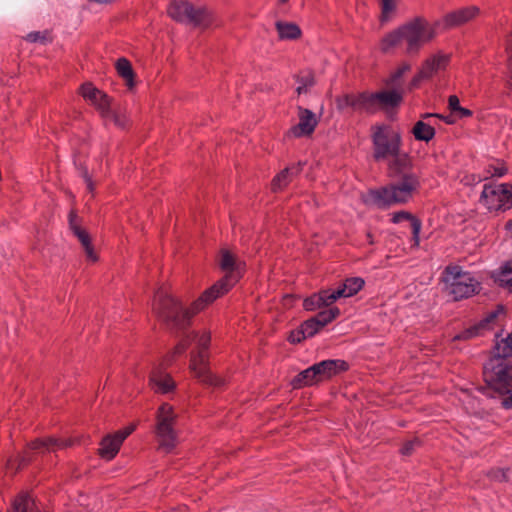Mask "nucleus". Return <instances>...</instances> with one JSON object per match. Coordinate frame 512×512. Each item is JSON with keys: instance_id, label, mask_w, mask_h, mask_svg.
Instances as JSON below:
<instances>
[{"instance_id": "47", "label": "nucleus", "mask_w": 512, "mask_h": 512, "mask_svg": "<svg viewBox=\"0 0 512 512\" xmlns=\"http://www.w3.org/2000/svg\"><path fill=\"white\" fill-rule=\"evenodd\" d=\"M508 471V469H496L491 471L488 475L497 481H505L508 479Z\"/></svg>"}, {"instance_id": "38", "label": "nucleus", "mask_w": 512, "mask_h": 512, "mask_svg": "<svg viewBox=\"0 0 512 512\" xmlns=\"http://www.w3.org/2000/svg\"><path fill=\"white\" fill-rule=\"evenodd\" d=\"M436 23H437V27L439 25H442L445 29L463 24V22L461 20V16L458 13V10L448 13L447 15H445L443 17V19L441 21L436 22Z\"/></svg>"}, {"instance_id": "33", "label": "nucleus", "mask_w": 512, "mask_h": 512, "mask_svg": "<svg viewBox=\"0 0 512 512\" xmlns=\"http://www.w3.org/2000/svg\"><path fill=\"white\" fill-rule=\"evenodd\" d=\"M320 363L321 368H323V370L325 371L326 377L328 379L348 369L347 362L340 359H329L321 361Z\"/></svg>"}, {"instance_id": "21", "label": "nucleus", "mask_w": 512, "mask_h": 512, "mask_svg": "<svg viewBox=\"0 0 512 512\" xmlns=\"http://www.w3.org/2000/svg\"><path fill=\"white\" fill-rule=\"evenodd\" d=\"M364 280L361 277L347 278L342 287L331 291L330 299L334 302L341 297H351L357 294L364 286Z\"/></svg>"}, {"instance_id": "20", "label": "nucleus", "mask_w": 512, "mask_h": 512, "mask_svg": "<svg viewBox=\"0 0 512 512\" xmlns=\"http://www.w3.org/2000/svg\"><path fill=\"white\" fill-rule=\"evenodd\" d=\"M405 44L401 26L385 34L379 42V49L382 53L389 54Z\"/></svg>"}, {"instance_id": "3", "label": "nucleus", "mask_w": 512, "mask_h": 512, "mask_svg": "<svg viewBox=\"0 0 512 512\" xmlns=\"http://www.w3.org/2000/svg\"><path fill=\"white\" fill-rule=\"evenodd\" d=\"M153 312L160 320L178 329L185 328L195 315L192 314V305L184 308L178 299L163 288L155 295Z\"/></svg>"}, {"instance_id": "58", "label": "nucleus", "mask_w": 512, "mask_h": 512, "mask_svg": "<svg viewBox=\"0 0 512 512\" xmlns=\"http://www.w3.org/2000/svg\"><path fill=\"white\" fill-rule=\"evenodd\" d=\"M506 229L508 230V232L512 235V220L508 221L506 223Z\"/></svg>"}, {"instance_id": "17", "label": "nucleus", "mask_w": 512, "mask_h": 512, "mask_svg": "<svg viewBox=\"0 0 512 512\" xmlns=\"http://www.w3.org/2000/svg\"><path fill=\"white\" fill-rule=\"evenodd\" d=\"M69 226L73 231L74 235L78 238L80 243L82 244L86 257L91 262H96L98 260V256L91 245V239L86 230L82 229L78 223V217L75 212H71L69 214Z\"/></svg>"}, {"instance_id": "26", "label": "nucleus", "mask_w": 512, "mask_h": 512, "mask_svg": "<svg viewBox=\"0 0 512 512\" xmlns=\"http://www.w3.org/2000/svg\"><path fill=\"white\" fill-rule=\"evenodd\" d=\"M115 68L118 75L125 81L129 89L135 86V73L130 61L124 57L119 58L115 63Z\"/></svg>"}, {"instance_id": "46", "label": "nucleus", "mask_w": 512, "mask_h": 512, "mask_svg": "<svg viewBox=\"0 0 512 512\" xmlns=\"http://www.w3.org/2000/svg\"><path fill=\"white\" fill-rule=\"evenodd\" d=\"M477 334H478V327L474 326V327L467 329L466 331L456 335L453 338V340H462V339L467 340V339L477 336Z\"/></svg>"}, {"instance_id": "44", "label": "nucleus", "mask_w": 512, "mask_h": 512, "mask_svg": "<svg viewBox=\"0 0 512 512\" xmlns=\"http://www.w3.org/2000/svg\"><path fill=\"white\" fill-rule=\"evenodd\" d=\"M191 343V338H190V335H187L184 339H182L174 348L173 352H172V356L171 357H174L176 355H180L182 353H184L187 349V347L190 345Z\"/></svg>"}, {"instance_id": "13", "label": "nucleus", "mask_w": 512, "mask_h": 512, "mask_svg": "<svg viewBox=\"0 0 512 512\" xmlns=\"http://www.w3.org/2000/svg\"><path fill=\"white\" fill-rule=\"evenodd\" d=\"M135 430V425L132 424L125 427L113 434H108L100 442L98 454L105 460H112L120 450L124 440Z\"/></svg>"}, {"instance_id": "25", "label": "nucleus", "mask_w": 512, "mask_h": 512, "mask_svg": "<svg viewBox=\"0 0 512 512\" xmlns=\"http://www.w3.org/2000/svg\"><path fill=\"white\" fill-rule=\"evenodd\" d=\"M330 295V290H322L319 293L306 298L303 301V306L308 311H314L324 306H330L334 303V300L330 299Z\"/></svg>"}, {"instance_id": "36", "label": "nucleus", "mask_w": 512, "mask_h": 512, "mask_svg": "<svg viewBox=\"0 0 512 512\" xmlns=\"http://www.w3.org/2000/svg\"><path fill=\"white\" fill-rule=\"evenodd\" d=\"M336 107L338 110H346L351 108L357 111V94H343L336 98Z\"/></svg>"}, {"instance_id": "41", "label": "nucleus", "mask_w": 512, "mask_h": 512, "mask_svg": "<svg viewBox=\"0 0 512 512\" xmlns=\"http://www.w3.org/2000/svg\"><path fill=\"white\" fill-rule=\"evenodd\" d=\"M191 341L195 340L197 344V352L202 350L204 353H207V349L209 347L211 336L208 332H203L202 334H193L190 335Z\"/></svg>"}, {"instance_id": "55", "label": "nucleus", "mask_w": 512, "mask_h": 512, "mask_svg": "<svg viewBox=\"0 0 512 512\" xmlns=\"http://www.w3.org/2000/svg\"><path fill=\"white\" fill-rule=\"evenodd\" d=\"M472 112L466 108L460 107V109L456 112V116L459 118L469 117L471 116Z\"/></svg>"}, {"instance_id": "32", "label": "nucleus", "mask_w": 512, "mask_h": 512, "mask_svg": "<svg viewBox=\"0 0 512 512\" xmlns=\"http://www.w3.org/2000/svg\"><path fill=\"white\" fill-rule=\"evenodd\" d=\"M276 30L282 40H295L301 36L299 26L290 22H277Z\"/></svg>"}, {"instance_id": "1", "label": "nucleus", "mask_w": 512, "mask_h": 512, "mask_svg": "<svg viewBox=\"0 0 512 512\" xmlns=\"http://www.w3.org/2000/svg\"><path fill=\"white\" fill-rule=\"evenodd\" d=\"M390 158L389 169L398 177V181L368 193V201L378 208L409 202L421 186L419 176L412 171L413 161L407 153L400 148Z\"/></svg>"}, {"instance_id": "48", "label": "nucleus", "mask_w": 512, "mask_h": 512, "mask_svg": "<svg viewBox=\"0 0 512 512\" xmlns=\"http://www.w3.org/2000/svg\"><path fill=\"white\" fill-rule=\"evenodd\" d=\"M307 336L304 335V330L302 328V326H300V329L299 330H296V331H293L291 332L290 336H289V341L291 343H299L301 342L303 339H305Z\"/></svg>"}, {"instance_id": "57", "label": "nucleus", "mask_w": 512, "mask_h": 512, "mask_svg": "<svg viewBox=\"0 0 512 512\" xmlns=\"http://www.w3.org/2000/svg\"><path fill=\"white\" fill-rule=\"evenodd\" d=\"M444 121L447 123V124H453L455 122V119H454V116L451 115V116H448V117H444L443 118Z\"/></svg>"}, {"instance_id": "61", "label": "nucleus", "mask_w": 512, "mask_h": 512, "mask_svg": "<svg viewBox=\"0 0 512 512\" xmlns=\"http://www.w3.org/2000/svg\"><path fill=\"white\" fill-rule=\"evenodd\" d=\"M281 3H285L287 2L288 0H279Z\"/></svg>"}, {"instance_id": "19", "label": "nucleus", "mask_w": 512, "mask_h": 512, "mask_svg": "<svg viewBox=\"0 0 512 512\" xmlns=\"http://www.w3.org/2000/svg\"><path fill=\"white\" fill-rule=\"evenodd\" d=\"M150 385L156 393L161 394L169 393L175 388V382L172 377L159 368L151 372Z\"/></svg>"}, {"instance_id": "27", "label": "nucleus", "mask_w": 512, "mask_h": 512, "mask_svg": "<svg viewBox=\"0 0 512 512\" xmlns=\"http://www.w3.org/2000/svg\"><path fill=\"white\" fill-rule=\"evenodd\" d=\"M377 94L363 92L357 94V111L369 114L379 111L377 103Z\"/></svg>"}, {"instance_id": "51", "label": "nucleus", "mask_w": 512, "mask_h": 512, "mask_svg": "<svg viewBox=\"0 0 512 512\" xmlns=\"http://www.w3.org/2000/svg\"><path fill=\"white\" fill-rule=\"evenodd\" d=\"M411 70V65L409 63H403L393 74V81H396L398 78L402 77L403 74Z\"/></svg>"}, {"instance_id": "14", "label": "nucleus", "mask_w": 512, "mask_h": 512, "mask_svg": "<svg viewBox=\"0 0 512 512\" xmlns=\"http://www.w3.org/2000/svg\"><path fill=\"white\" fill-rule=\"evenodd\" d=\"M80 94L83 98L94 105L102 117L111 113V100L106 93L97 89L91 83H85L80 87Z\"/></svg>"}, {"instance_id": "37", "label": "nucleus", "mask_w": 512, "mask_h": 512, "mask_svg": "<svg viewBox=\"0 0 512 512\" xmlns=\"http://www.w3.org/2000/svg\"><path fill=\"white\" fill-rule=\"evenodd\" d=\"M298 86L296 92L298 95L307 93L309 89L314 86L315 78L313 73L305 72L297 77Z\"/></svg>"}, {"instance_id": "39", "label": "nucleus", "mask_w": 512, "mask_h": 512, "mask_svg": "<svg viewBox=\"0 0 512 512\" xmlns=\"http://www.w3.org/2000/svg\"><path fill=\"white\" fill-rule=\"evenodd\" d=\"M506 52H507V56H508L507 89H508V94L512 95V34L509 35L507 38Z\"/></svg>"}, {"instance_id": "40", "label": "nucleus", "mask_w": 512, "mask_h": 512, "mask_svg": "<svg viewBox=\"0 0 512 512\" xmlns=\"http://www.w3.org/2000/svg\"><path fill=\"white\" fill-rule=\"evenodd\" d=\"M381 20L388 21L396 10L397 0H380Z\"/></svg>"}, {"instance_id": "12", "label": "nucleus", "mask_w": 512, "mask_h": 512, "mask_svg": "<svg viewBox=\"0 0 512 512\" xmlns=\"http://www.w3.org/2000/svg\"><path fill=\"white\" fill-rule=\"evenodd\" d=\"M450 61L448 54L438 52L428 57L421 65L419 72L413 77L411 86L416 87L422 80L430 79L446 69Z\"/></svg>"}, {"instance_id": "22", "label": "nucleus", "mask_w": 512, "mask_h": 512, "mask_svg": "<svg viewBox=\"0 0 512 512\" xmlns=\"http://www.w3.org/2000/svg\"><path fill=\"white\" fill-rule=\"evenodd\" d=\"M73 445V441L71 439L62 440L56 438H46V439H37L32 441L29 445L31 450H38L41 452L52 451L55 452L59 449H63Z\"/></svg>"}, {"instance_id": "5", "label": "nucleus", "mask_w": 512, "mask_h": 512, "mask_svg": "<svg viewBox=\"0 0 512 512\" xmlns=\"http://www.w3.org/2000/svg\"><path fill=\"white\" fill-rule=\"evenodd\" d=\"M178 415L172 405L163 403L157 409L155 435L158 441V449L171 452L178 444V433L176 431Z\"/></svg>"}, {"instance_id": "23", "label": "nucleus", "mask_w": 512, "mask_h": 512, "mask_svg": "<svg viewBox=\"0 0 512 512\" xmlns=\"http://www.w3.org/2000/svg\"><path fill=\"white\" fill-rule=\"evenodd\" d=\"M303 164L299 162L296 165H292L283 169L280 173H278L272 180V190L274 192L280 191L285 188L292 178L298 175L302 171Z\"/></svg>"}, {"instance_id": "24", "label": "nucleus", "mask_w": 512, "mask_h": 512, "mask_svg": "<svg viewBox=\"0 0 512 512\" xmlns=\"http://www.w3.org/2000/svg\"><path fill=\"white\" fill-rule=\"evenodd\" d=\"M219 263L221 269L226 272L225 275H237V282L242 277V263L237 261L235 256L231 254L228 250H221Z\"/></svg>"}, {"instance_id": "30", "label": "nucleus", "mask_w": 512, "mask_h": 512, "mask_svg": "<svg viewBox=\"0 0 512 512\" xmlns=\"http://www.w3.org/2000/svg\"><path fill=\"white\" fill-rule=\"evenodd\" d=\"M14 512H39L34 499L27 493L19 494L12 504Z\"/></svg>"}, {"instance_id": "60", "label": "nucleus", "mask_w": 512, "mask_h": 512, "mask_svg": "<svg viewBox=\"0 0 512 512\" xmlns=\"http://www.w3.org/2000/svg\"><path fill=\"white\" fill-rule=\"evenodd\" d=\"M432 116H434V115L433 114H426L424 117L425 118H429V117H432ZM436 116L439 117L438 115H436Z\"/></svg>"}, {"instance_id": "49", "label": "nucleus", "mask_w": 512, "mask_h": 512, "mask_svg": "<svg viewBox=\"0 0 512 512\" xmlns=\"http://www.w3.org/2000/svg\"><path fill=\"white\" fill-rule=\"evenodd\" d=\"M106 118L111 119L114 122L115 125H117L119 127H122V128L125 127L126 122H127L125 117L119 116L118 114H116L112 110H111V113Z\"/></svg>"}, {"instance_id": "42", "label": "nucleus", "mask_w": 512, "mask_h": 512, "mask_svg": "<svg viewBox=\"0 0 512 512\" xmlns=\"http://www.w3.org/2000/svg\"><path fill=\"white\" fill-rule=\"evenodd\" d=\"M499 281L502 285L506 286L510 293H512V269L505 266L499 277Z\"/></svg>"}, {"instance_id": "45", "label": "nucleus", "mask_w": 512, "mask_h": 512, "mask_svg": "<svg viewBox=\"0 0 512 512\" xmlns=\"http://www.w3.org/2000/svg\"><path fill=\"white\" fill-rule=\"evenodd\" d=\"M478 12L477 7H467L458 10L459 15L461 16V20L463 23L473 18Z\"/></svg>"}, {"instance_id": "18", "label": "nucleus", "mask_w": 512, "mask_h": 512, "mask_svg": "<svg viewBox=\"0 0 512 512\" xmlns=\"http://www.w3.org/2000/svg\"><path fill=\"white\" fill-rule=\"evenodd\" d=\"M506 318V311L504 306L497 305L491 310L485 312L482 316V331H494V336L498 337L502 332V325Z\"/></svg>"}, {"instance_id": "54", "label": "nucleus", "mask_w": 512, "mask_h": 512, "mask_svg": "<svg viewBox=\"0 0 512 512\" xmlns=\"http://www.w3.org/2000/svg\"><path fill=\"white\" fill-rule=\"evenodd\" d=\"M44 38L45 37L40 32H31L26 36V39L32 43L42 42Z\"/></svg>"}, {"instance_id": "7", "label": "nucleus", "mask_w": 512, "mask_h": 512, "mask_svg": "<svg viewBox=\"0 0 512 512\" xmlns=\"http://www.w3.org/2000/svg\"><path fill=\"white\" fill-rule=\"evenodd\" d=\"M168 15L178 21L206 28L213 23V13L205 6H194L188 1L173 0L167 8Z\"/></svg>"}, {"instance_id": "52", "label": "nucleus", "mask_w": 512, "mask_h": 512, "mask_svg": "<svg viewBox=\"0 0 512 512\" xmlns=\"http://www.w3.org/2000/svg\"><path fill=\"white\" fill-rule=\"evenodd\" d=\"M312 367L315 369V374L319 382L328 380L325 371L321 368L320 362L312 365Z\"/></svg>"}, {"instance_id": "31", "label": "nucleus", "mask_w": 512, "mask_h": 512, "mask_svg": "<svg viewBox=\"0 0 512 512\" xmlns=\"http://www.w3.org/2000/svg\"><path fill=\"white\" fill-rule=\"evenodd\" d=\"M318 382L319 381L316 377L315 369L311 366L295 376L291 381V385L294 389H299L301 387L310 386Z\"/></svg>"}, {"instance_id": "43", "label": "nucleus", "mask_w": 512, "mask_h": 512, "mask_svg": "<svg viewBox=\"0 0 512 512\" xmlns=\"http://www.w3.org/2000/svg\"><path fill=\"white\" fill-rule=\"evenodd\" d=\"M420 442L418 439H413L410 441H407L403 444V446L400 449V453L404 456H409L413 453L415 448L419 446Z\"/></svg>"}, {"instance_id": "35", "label": "nucleus", "mask_w": 512, "mask_h": 512, "mask_svg": "<svg viewBox=\"0 0 512 512\" xmlns=\"http://www.w3.org/2000/svg\"><path fill=\"white\" fill-rule=\"evenodd\" d=\"M506 173V167L497 159H488L485 163V176L482 180H488L490 177H502Z\"/></svg>"}, {"instance_id": "50", "label": "nucleus", "mask_w": 512, "mask_h": 512, "mask_svg": "<svg viewBox=\"0 0 512 512\" xmlns=\"http://www.w3.org/2000/svg\"><path fill=\"white\" fill-rule=\"evenodd\" d=\"M448 106L449 109L453 114H456V112L460 109V102L459 98L455 95H451L448 99Z\"/></svg>"}, {"instance_id": "34", "label": "nucleus", "mask_w": 512, "mask_h": 512, "mask_svg": "<svg viewBox=\"0 0 512 512\" xmlns=\"http://www.w3.org/2000/svg\"><path fill=\"white\" fill-rule=\"evenodd\" d=\"M416 140L429 142L435 135V129L423 121H417L412 129Z\"/></svg>"}, {"instance_id": "28", "label": "nucleus", "mask_w": 512, "mask_h": 512, "mask_svg": "<svg viewBox=\"0 0 512 512\" xmlns=\"http://www.w3.org/2000/svg\"><path fill=\"white\" fill-rule=\"evenodd\" d=\"M377 103L379 110H388L398 106L402 101V95L397 91L377 92Z\"/></svg>"}, {"instance_id": "15", "label": "nucleus", "mask_w": 512, "mask_h": 512, "mask_svg": "<svg viewBox=\"0 0 512 512\" xmlns=\"http://www.w3.org/2000/svg\"><path fill=\"white\" fill-rule=\"evenodd\" d=\"M297 110L299 122L289 129L288 135L295 138L311 135L318 124L315 113L303 107H298Z\"/></svg>"}, {"instance_id": "29", "label": "nucleus", "mask_w": 512, "mask_h": 512, "mask_svg": "<svg viewBox=\"0 0 512 512\" xmlns=\"http://www.w3.org/2000/svg\"><path fill=\"white\" fill-rule=\"evenodd\" d=\"M404 220H409L411 222L413 241L415 245H418L421 231V221L407 211L396 212L392 215L393 223H400Z\"/></svg>"}, {"instance_id": "2", "label": "nucleus", "mask_w": 512, "mask_h": 512, "mask_svg": "<svg viewBox=\"0 0 512 512\" xmlns=\"http://www.w3.org/2000/svg\"><path fill=\"white\" fill-rule=\"evenodd\" d=\"M484 380L500 393L512 390V331L495 347V355L485 367Z\"/></svg>"}, {"instance_id": "4", "label": "nucleus", "mask_w": 512, "mask_h": 512, "mask_svg": "<svg viewBox=\"0 0 512 512\" xmlns=\"http://www.w3.org/2000/svg\"><path fill=\"white\" fill-rule=\"evenodd\" d=\"M405 40V53L418 55L421 48L436 37L437 23H430L423 17H416L401 25Z\"/></svg>"}, {"instance_id": "10", "label": "nucleus", "mask_w": 512, "mask_h": 512, "mask_svg": "<svg viewBox=\"0 0 512 512\" xmlns=\"http://www.w3.org/2000/svg\"><path fill=\"white\" fill-rule=\"evenodd\" d=\"M237 283V275H225L213 286L205 290L201 296L192 303V314H197L207 305L225 295Z\"/></svg>"}, {"instance_id": "11", "label": "nucleus", "mask_w": 512, "mask_h": 512, "mask_svg": "<svg viewBox=\"0 0 512 512\" xmlns=\"http://www.w3.org/2000/svg\"><path fill=\"white\" fill-rule=\"evenodd\" d=\"M189 368L194 376L202 383L219 387L224 384L222 378L214 375L208 367V353L202 350L192 353Z\"/></svg>"}, {"instance_id": "8", "label": "nucleus", "mask_w": 512, "mask_h": 512, "mask_svg": "<svg viewBox=\"0 0 512 512\" xmlns=\"http://www.w3.org/2000/svg\"><path fill=\"white\" fill-rule=\"evenodd\" d=\"M372 142L373 157L376 161H381L397 154L402 145V138L399 131L380 125L373 128Z\"/></svg>"}, {"instance_id": "59", "label": "nucleus", "mask_w": 512, "mask_h": 512, "mask_svg": "<svg viewBox=\"0 0 512 512\" xmlns=\"http://www.w3.org/2000/svg\"><path fill=\"white\" fill-rule=\"evenodd\" d=\"M367 238L369 240V243L373 244V238H372V235L370 233L367 234Z\"/></svg>"}, {"instance_id": "53", "label": "nucleus", "mask_w": 512, "mask_h": 512, "mask_svg": "<svg viewBox=\"0 0 512 512\" xmlns=\"http://www.w3.org/2000/svg\"><path fill=\"white\" fill-rule=\"evenodd\" d=\"M81 176L85 180V182L87 184L88 190L89 191H93V189H94L93 182H92L91 177H90V175L88 173V170L85 167L81 168Z\"/></svg>"}, {"instance_id": "16", "label": "nucleus", "mask_w": 512, "mask_h": 512, "mask_svg": "<svg viewBox=\"0 0 512 512\" xmlns=\"http://www.w3.org/2000/svg\"><path fill=\"white\" fill-rule=\"evenodd\" d=\"M340 314L337 307L329 308L319 312L315 317L306 320L301 326L304 330V335L307 337L314 336L325 325L336 319Z\"/></svg>"}, {"instance_id": "9", "label": "nucleus", "mask_w": 512, "mask_h": 512, "mask_svg": "<svg viewBox=\"0 0 512 512\" xmlns=\"http://www.w3.org/2000/svg\"><path fill=\"white\" fill-rule=\"evenodd\" d=\"M482 205L489 211L512 207V187L505 184L485 183L482 189Z\"/></svg>"}, {"instance_id": "6", "label": "nucleus", "mask_w": 512, "mask_h": 512, "mask_svg": "<svg viewBox=\"0 0 512 512\" xmlns=\"http://www.w3.org/2000/svg\"><path fill=\"white\" fill-rule=\"evenodd\" d=\"M445 292L454 300L468 298L475 293L477 281L460 266L448 265L442 274Z\"/></svg>"}, {"instance_id": "56", "label": "nucleus", "mask_w": 512, "mask_h": 512, "mask_svg": "<svg viewBox=\"0 0 512 512\" xmlns=\"http://www.w3.org/2000/svg\"><path fill=\"white\" fill-rule=\"evenodd\" d=\"M502 406L506 409H512V394L502 400Z\"/></svg>"}]
</instances>
